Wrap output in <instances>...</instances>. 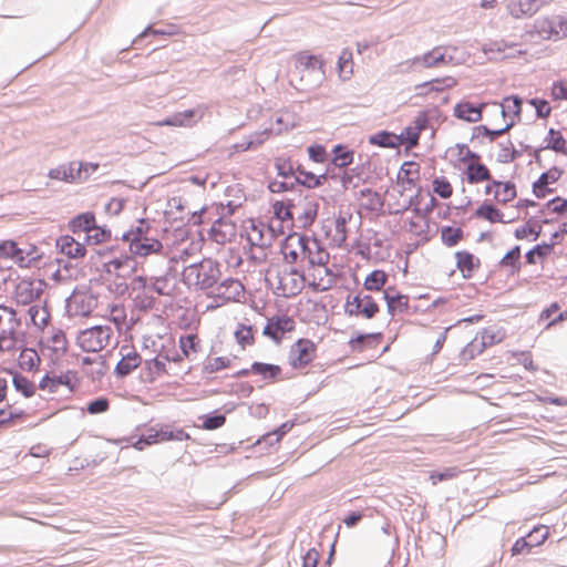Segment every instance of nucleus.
<instances>
[{
  "instance_id": "42",
  "label": "nucleus",
  "mask_w": 567,
  "mask_h": 567,
  "mask_svg": "<svg viewBox=\"0 0 567 567\" xmlns=\"http://www.w3.org/2000/svg\"><path fill=\"white\" fill-rule=\"evenodd\" d=\"M22 248L13 240H4L0 243V258H9L19 265H24L29 261L28 256Z\"/></svg>"
},
{
  "instance_id": "48",
  "label": "nucleus",
  "mask_w": 567,
  "mask_h": 567,
  "mask_svg": "<svg viewBox=\"0 0 567 567\" xmlns=\"http://www.w3.org/2000/svg\"><path fill=\"white\" fill-rule=\"evenodd\" d=\"M4 374L11 378V382L14 386V389L23 394L25 398H31L35 393V385L32 381H30L24 375H21L19 373H16L11 370H6Z\"/></svg>"
},
{
  "instance_id": "55",
  "label": "nucleus",
  "mask_w": 567,
  "mask_h": 567,
  "mask_svg": "<svg viewBox=\"0 0 567 567\" xmlns=\"http://www.w3.org/2000/svg\"><path fill=\"white\" fill-rule=\"evenodd\" d=\"M432 190L442 199H449L454 193L452 183L446 176H436L432 181Z\"/></svg>"
},
{
  "instance_id": "22",
  "label": "nucleus",
  "mask_w": 567,
  "mask_h": 567,
  "mask_svg": "<svg viewBox=\"0 0 567 567\" xmlns=\"http://www.w3.org/2000/svg\"><path fill=\"white\" fill-rule=\"evenodd\" d=\"M125 238L130 240V251L133 255L147 257L152 254H158L163 245L159 240L147 237H135L134 231L130 230Z\"/></svg>"
},
{
  "instance_id": "16",
  "label": "nucleus",
  "mask_w": 567,
  "mask_h": 567,
  "mask_svg": "<svg viewBox=\"0 0 567 567\" xmlns=\"http://www.w3.org/2000/svg\"><path fill=\"white\" fill-rule=\"evenodd\" d=\"M350 219V214L340 213L337 217L328 218L324 221L323 228L326 230V236L331 241V244L340 247L347 241V225Z\"/></svg>"
},
{
  "instance_id": "53",
  "label": "nucleus",
  "mask_w": 567,
  "mask_h": 567,
  "mask_svg": "<svg viewBox=\"0 0 567 567\" xmlns=\"http://www.w3.org/2000/svg\"><path fill=\"white\" fill-rule=\"evenodd\" d=\"M386 282L388 274L384 270L375 269L364 278L363 287L368 291H380Z\"/></svg>"
},
{
  "instance_id": "6",
  "label": "nucleus",
  "mask_w": 567,
  "mask_h": 567,
  "mask_svg": "<svg viewBox=\"0 0 567 567\" xmlns=\"http://www.w3.org/2000/svg\"><path fill=\"white\" fill-rule=\"evenodd\" d=\"M343 310L348 317L371 320L379 313L380 307L370 295L351 293L346 298Z\"/></svg>"
},
{
  "instance_id": "28",
  "label": "nucleus",
  "mask_w": 567,
  "mask_h": 567,
  "mask_svg": "<svg viewBox=\"0 0 567 567\" xmlns=\"http://www.w3.org/2000/svg\"><path fill=\"white\" fill-rule=\"evenodd\" d=\"M485 106L486 103H480L475 105L470 101H461L453 107V115L458 120L468 123H476L482 120L483 110Z\"/></svg>"
},
{
  "instance_id": "4",
  "label": "nucleus",
  "mask_w": 567,
  "mask_h": 567,
  "mask_svg": "<svg viewBox=\"0 0 567 567\" xmlns=\"http://www.w3.org/2000/svg\"><path fill=\"white\" fill-rule=\"evenodd\" d=\"M220 276V269L213 259H203L198 264L187 266L183 270V279L188 286L200 289L213 288Z\"/></svg>"
},
{
  "instance_id": "23",
  "label": "nucleus",
  "mask_w": 567,
  "mask_h": 567,
  "mask_svg": "<svg viewBox=\"0 0 567 567\" xmlns=\"http://www.w3.org/2000/svg\"><path fill=\"white\" fill-rule=\"evenodd\" d=\"M121 360L115 367V372L120 377L128 375L133 370L142 367V358L132 346H122L120 349Z\"/></svg>"
},
{
  "instance_id": "63",
  "label": "nucleus",
  "mask_w": 567,
  "mask_h": 567,
  "mask_svg": "<svg viewBox=\"0 0 567 567\" xmlns=\"http://www.w3.org/2000/svg\"><path fill=\"white\" fill-rule=\"evenodd\" d=\"M520 248L515 246L501 259L499 265L503 268L511 269L512 272L519 270Z\"/></svg>"
},
{
  "instance_id": "52",
  "label": "nucleus",
  "mask_w": 567,
  "mask_h": 567,
  "mask_svg": "<svg viewBox=\"0 0 567 567\" xmlns=\"http://www.w3.org/2000/svg\"><path fill=\"white\" fill-rule=\"evenodd\" d=\"M384 299L388 306V312L392 316L405 312L409 309V297L405 295H391L389 290L384 292Z\"/></svg>"
},
{
  "instance_id": "14",
  "label": "nucleus",
  "mask_w": 567,
  "mask_h": 567,
  "mask_svg": "<svg viewBox=\"0 0 567 567\" xmlns=\"http://www.w3.org/2000/svg\"><path fill=\"white\" fill-rule=\"evenodd\" d=\"M485 195H492L494 203L505 206L517 197L516 185L511 181H497L492 178L484 187Z\"/></svg>"
},
{
  "instance_id": "31",
  "label": "nucleus",
  "mask_w": 567,
  "mask_h": 567,
  "mask_svg": "<svg viewBox=\"0 0 567 567\" xmlns=\"http://www.w3.org/2000/svg\"><path fill=\"white\" fill-rule=\"evenodd\" d=\"M473 217L489 224H505L509 221L505 218V214L497 207V204L487 200L476 207Z\"/></svg>"
},
{
  "instance_id": "46",
  "label": "nucleus",
  "mask_w": 567,
  "mask_h": 567,
  "mask_svg": "<svg viewBox=\"0 0 567 567\" xmlns=\"http://www.w3.org/2000/svg\"><path fill=\"white\" fill-rule=\"evenodd\" d=\"M457 84V81L452 76H445L442 79H433L429 82H424L416 86L420 94H426L427 92L435 91L442 92L444 90H449L454 87Z\"/></svg>"
},
{
  "instance_id": "60",
  "label": "nucleus",
  "mask_w": 567,
  "mask_h": 567,
  "mask_svg": "<svg viewBox=\"0 0 567 567\" xmlns=\"http://www.w3.org/2000/svg\"><path fill=\"white\" fill-rule=\"evenodd\" d=\"M464 237L460 227L444 226L441 228V240L447 247L457 245Z\"/></svg>"
},
{
  "instance_id": "57",
  "label": "nucleus",
  "mask_w": 567,
  "mask_h": 567,
  "mask_svg": "<svg viewBox=\"0 0 567 567\" xmlns=\"http://www.w3.org/2000/svg\"><path fill=\"white\" fill-rule=\"evenodd\" d=\"M353 55L352 51L349 49H344L338 61V72L341 79L348 80L353 73Z\"/></svg>"
},
{
  "instance_id": "3",
  "label": "nucleus",
  "mask_w": 567,
  "mask_h": 567,
  "mask_svg": "<svg viewBox=\"0 0 567 567\" xmlns=\"http://www.w3.org/2000/svg\"><path fill=\"white\" fill-rule=\"evenodd\" d=\"M270 285L277 293L282 297H295L301 292L306 278L302 272L296 268L284 266L269 271Z\"/></svg>"
},
{
  "instance_id": "45",
  "label": "nucleus",
  "mask_w": 567,
  "mask_h": 567,
  "mask_svg": "<svg viewBox=\"0 0 567 567\" xmlns=\"http://www.w3.org/2000/svg\"><path fill=\"white\" fill-rule=\"evenodd\" d=\"M178 344L181 348L182 361L184 359H190L192 355L196 354L200 350V339L196 333H189L187 336H182L178 340Z\"/></svg>"
},
{
  "instance_id": "43",
  "label": "nucleus",
  "mask_w": 567,
  "mask_h": 567,
  "mask_svg": "<svg viewBox=\"0 0 567 567\" xmlns=\"http://www.w3.org/2000/svg\"><path fill=\"white\" fill-rule=\"evenodd\" d=\"M545 150L567 156V142L559 130L550 127L544 138Z\"/></svg>"
},
{
  "instance_id": "33",
  "label": "nucleus",
  "mask_w": 567,
  "mask_h": 567,
  "mask_svg": "<svg viewBox=\"0 0 567 567\" xmlns=\"http://www.w3.org/2000/svg\"><path fill=\"white\" fill-rule=\"evenodd\" d=\"M456 268L461 271L463 278L470 279L481 267V260L467 250H458L454 255Z\"/></svg>"
},
{
  "instance_id": "2",
  "label": "nucleus",
  "mask_w": 567,
  "mask_h": 567,
  "mask_svg": "<svg viewBox=\"0 0 567 567\" xmlns=\"http://www.w3.org/2000/svg\"><path fill=\"white\" fill-rule=\"evenodd\" d=\"M434 203L435 199L432 197L426 207H420V203H414L411 209L408 208L401 213L399 220L401 229L421 241H427L430 239V214Z\"/></svg>"
},
{
  "instance_id": "15",
  "label": "nucleus",
  "mask_w": 567,
  "mask_h": 567,
  "mask_svg": "<svg viewBox=\"0 0 567 567\" xmlns=\"http://www.w3.org/2000/svg\"><path fill=\"white\" fill-rule=\"evenodd\" d=\"M327 265L311 266L305 275L306 281L315 291H327L336 282V277Z\"/></svg>"
},
{
  "instance_id": "56",
  "label": "nucleus",
  "mask_w": 567,
  "mask_h": 567,
  "mask_svg": "<svg viewBox=\"0 0 567 567\" xmlns=\"http://www.w3.org/2000/svg\"><path fill=\"white\" fill-rule=\"evenodd\" d=\"M95 216L92 213H83L75 217L71 224L70 227L73 233H89L91 228L95 226Z\"/></svg>"
},
{
  "instance_id": "40",
  "label": "nucleus",
  "mask_w": 567,
  "mask_h": 567,
  "mask_svg": "<svg viewBox=\"0 0 567 567\" xmlns=\"http://www.w3.org/2000/svg\"><path fill=\"white\" fill-rule=\"evenodd\" d=\"M81 163H69L50 171L49 176L52 179L63 181L68 183L75 182L81 178Z\"/></svg>"
},
{
  "instance_id": "35",
  "label": "nucleus",
  "mask_w": 567,
  "mask_h": 567,
  "mask_svg": "<svg viewBox=\"0 0 567 567\" xmlns=\"http://www.w3.org/2000/svg\"><path fill=\"white\" fill-rule=\"evenodd\" d=\"M40 288L35 282L29 279H22L14 289V299L20 305H29L40 296Z\"/></svg>"
},
{
  "instance_id": "50",
  "label": "nucleus",
  "mask_w": 567,
  "mask_h": 567,
  "mask_svg": "<svg viewBox=\"0 0 567 567\" xmlns=\"http://www.w3.org/2000/svg\"><path fill=\"white\" fill-rule=\"evenodd\" d=\"M272 209L278 219L291 224L298 205L292 200H277L274 203Z\"/></svg>"
},
{
  "instance_id": "32",
  "label": "nucleus",
  "mask_w": 567,
  "mask_h": 567,
  "mask_svg": "<svg viewBox=\"0 0 567 567\" xmlns=\"http://www.w3.org/2000/svg\"><path fill=\"white\" fill-rule=\"evenodd\" d=\"M210 237L218 244L231 241L236 236V225L230 218L217 219L210 228Z\"/></svg>"
},
{
  "instance_id": "49",
  "label": "nucleus",
  "mask_w": 567,
  "mask_h": 567,
  "mask_svg": "<svg viewBox=\"0 0 567 567\" xmlns=\"http://www.w3.org/2000/svg\"><path fill=\"white\" fill-rule=\"evenodd\" d=\"M234 338L241 349L251 347L256 342L255 331L251 324L239 322L234 331Z\"/></svg>"
},
{
  "instance_id": "51",
  "label": "nucleus",
  "mask_w": 567,
  "mask_h": 567,
  "mask_svg": "<svg viewBox=\"0 0 567 567\" xmlns=\"http://www.w3.org/2000/svg\"><path fill=\"white\" fill-rule=\"evenodd\" d=\"M25 416L27 413L22 409L8 404L0 409V427L16 424L24 420Z\"/></svg>"
},
{
  "instance_id": "25",
  "label": "nucleus",
  "mask_w": 567,
  "mask_h": 567,
  "mask_svg": "<svg viewBox=\"0 0 567 567\" xmlns=\"http://www.w3.org/2000/svg\"><path fill=\"white\" fill-rule=\"evenodd\" d=\"M553 0H509L507 9L514 18L530 17Z\"/></svg>"
},
{
  "instance_id": "1",
  "label": "nucleus",
  "mask_w": 567,
  "mask_h": 567,
  "mask_svg": "<svg viewBox=\"0 0 567 567\" xmlns=\"http://www.w3.org/2000/svg\"><path fill=\"white\" fill-rule=\"evenodd\" d=\"M291 84L299 91L320 82L324 75V61L320 55L300 51L292 56Z\"/></svg>"
},
{
  "instance_id": "47",
  "label": "nucleus",
  "mask_w": 567,
  "mask_h": 567,
  "mask_svg": "<svg viewBox=\"0 0 567 567\" xmlns=\"http://www.w3.org/2000/svg\"><path fill=\"white\" fill-rule=\"evenodd\" d=\"M244 230L246 233V238L251 246H265V234H264V225L257 224L255 220L249 219L244 224Z\"/></svg>"
},
{
  "instance_id": "5",
  "label": "nucleus",
  "mask_w": 567,
  "mask_h": 567,
  "mask_svg": "<svg viewBox=\"0 0 567 567\" xmlns=\"http://www.w3.org/2000/svg\"><path fill=\"white\" fill-rule=\"evenodd\" d=\"M181 362L182 355L168 357L159 353L142 363L140 379L144 383H153L165 375L177 374L176 368Z\"/></svg>"
},
{
  "instance_id": "9",
  "label": "nucleus",
  "mask_w": 567,
  "mask_h": 567,
  "mask_svg": "<svg viewBox=\"0 0 567 567\" xmlns=\"http://www.w3.org/2000/svg\"><path fill=\"white\" fill-rule=\"evenodd\" d=\"M296 329V321L287 315L274 316L267 319L262 334L279 344L286 337Z\"/></svg>"
},
{
  "instance_id": "8",
  "label": "nucleus",
  "mask_w": 567,
  "mask_h": 567,
  "mask_svg": "<svg viewBox=\"0 0 567 567\" xmlns=\"http://www.w3.org/2000/svg\"><path fill=\"white\" fill-rule=\"evenodd\" d=\"M410 193L406 189L393 184L385 193L384 196V206L386 208V213L390 215H398L404 213L411 206H414V203H419V194L412 197L409 195Z\"/></svg>"
},
{
  "instance_id": "30",
  "label": "nucleus",
  "mask_w": 567,
  "mask_h": 567,
  "mask_svg": "<svg viewBox=\"0 0 567 567\" xmlns=\"http://www.w3.org/2000/svg\"><path fill=\"white\" fill-rule=\"evenodd\" d=\"M75 380V373L72 371H66L59 375L47 374L40 380L39 388L43 391H48L49 393H54L62 385L73 389Z\"/></svg>"
},
{
  "instance_id": "26",
  "label": "nucleus",
  "mask_w": 567,
  "mask_h": 567,
  "mask_svg": "<svg viewBox=\"0 0 567 567\" xmlns=\"http://www.w3.org/2000/svg\"><path fill=\"white\" fill-rule=\"evenodd\" d=\"M146 439V444L154 445L167 441H182L188 439L189 435L183 430L172 431L168 425H162L159 429L148 427L146 433L143 434Z\"/></svg>"
},
{
  "instance_id": "62",
  "label": "nucleus",
  "mask_w": 567,
  "mask_h": 567,
  "mask_svg": "<svg viewBox=\"0 0 567 567\" xmlns=\"http://www.w3.org/2000/svg\"><path fill=\"white\" fill-rule=\"evenodd\" d=\"M131 289L134 293V299L141 305V301L150 296V282L144 277H136L131 282Z\"/></svg>"
},
{
  "instance_id": "41",
  "label": "nucleus",
  "mask_w": 567,
  "mask_h": 567,
  "mask_svg": "<svg viewBox=\"0 0 567 567\" xmlns=\"http://www.w3.org/2000/svg\"><path fill=\"white\" fill-rule=\"evenodd\" d=\"M198 112L196 110H186L177 112L172 116L156 123L157 126H177V127H189L193 126L197 120Z\"/></svg>"
},
{
  "instance_id": "59",
  "label": "nucleus",
  "mask_w": 567,
  "mask_h": 567,
  "mask_svg": "<svg viewBox=\"0 0 567 567\" xmlns=\"http://www.w3.org/2000/svg\"><path fill=\"white\" fill-rule=\"evenodd\" d=\"M18 363L22 370L31 371L40 364V357L35 350L27 348L20 352Z\"/></svg>"
},
{
  "instance_id": "11",
  "label": "nucleus",
  "mask_w": 567,
  "mask_h": 567,
  "mask_svg": "<svg viewBox=\"0 0 567 567\" xmlns=\"http://www.w3.org/2000/svg\"><path fill=\"white\" fill-rule=\"evenodd\" d=\"M537 33L547 40H558L567 37V18L554 16L538 19L535 23Z\"/></svg>"
},
{
  "instance_id": "37",
  "label": "nucleus",
  "mask_w": 567,
  "mask_h": 567,
  "mask_svg": "<svg viewBox=\"0 0 567 567\" xmlns=\"http://www.w3.org/2000/svg\"><path fill=\"white\" fill-rule=\"evenodd\" d=\"M135 260L131 256H122L105 262V271L117 277H126L135 270Z\"/></svg>"
},
{
  "instance_id": "64",
  "label": "nucleus",
  "mask_w": 567,
  "mask_h": 567,
  "mask_svg": "<svg viewBox=\"0 0 567 567\" xmlns=\"http://www.w3.org/2000/svg\"><path fill=\"white\" fill-rule=\"evenodd\" d=\"M42 342L54 352H64L66 350V338L62 331H56L47 337Z\"/></svg>"
},
{
  "instance_id": "18",
  "label": "nucleus",
  "mask_w": 567,
  "mask_h": 567,
  "mask_svg": "<svg viewBox=\"0 0 567 567\" xmlns=\"http://www.w3.org/2000/svg\"><path fill=\"white\" fill-rule=\"evenodd\" d=\"M421 179V167L420 164L413 161L404 162L398 174L395 183L398 186L412 192L419 187Z\"/></svg>"
},
{
  "instance_id": "34",
  "label": "nucleus",
  "mask_w": 567,
  "mask_h": 567,
  "mask_svg": "<svg viewBox=\"0 0 567 567\" xmlns=\"http://www.w3.org/2000/svg\"><path fill=\"white\" fill-rule=\"evenodd\" d=\"M383 340L381 332L362 333L351 338L348 342L353 352H363L368 349H377Z\"/></svg>"
},
{
  "instance_id": "13",
  "label": "nucleus",
  "mask_w": 567,
  "mask_h": 567,
  "mask_svg": "<svg viewBox=\"0 0 567 567\" xmlns=\"http://www.w3.org/2000/svg\"><path fill=\"white\" fill-rule=\"evenodd\" d=\"M564 175V169L558 166H551L533 183L532 192L538 199L545 198L556 190L555 185Z\"/></svg>"
},
{
  "instance_id": "54",
  "label": "nucleus",
  "mask_w": 567,
  "mask_h": 567,
  "mask_svg": "<svg viewBox=\"0 0 567 567\" xmlns=\"http://www.w3.org/2000/svg\"><path fill=\"white\" fill-rule=\"evenodd\" d=\"M484 351L485 350L482 348L478 340H476V338H474L460 352V354H458L460 364L466 365L468 362L474 360L477 355L482 354Z\"/></svg>"
},
{
  "instance_id": "61",
  "label": "nucleus",
  "mask_w": 567,
  "mask_h": 567,
  "mask_svg": "<svg viewBox=\"0 0 567 567\" xmlns=\"http://www.w3.org/2000/svg\"><path fill=\"white\" fill-rule=\"evenodd\" d=\"M553 244H540L530 249L525 258L529 265H535L551 254Z\"/></svg>"
},
{
  "instance_id": "58",
  "label": "nucleus",
  "mask_w": 567,
  "mask_h": 567,
  "mask_svg": "<svg viewBox=\"0 0 567 567\" xmlns=\"http://www.w3.org/2000/svg\"><path fill=\"white\" fill-rule=\"evenodd\" d=\"M29 315L31 318L32 323L40 329H44L51 319V315L47 307L42 306H31L29 308Z\"/></svg>"
},
{
  "instance_id": "12",
  "label": "nucleus",
  "mask_w": 567,
  "mask_h": 567,
  "mask_svg": "<svg viewBox=\"0 0 567 567\" xmlns=\"http://www.w3.org/2000/svg\"><path fill=\"white\" fill-rule=\"evenodd\" d=\"M245 288L237 279H226L220 282L212 292V297L216 300V306H224L228 302H238L244 298Z\"/></svg>"
},
{
  "instance_id": "24",
  "label": "nucleus",
  "mask_w": 567,
  "mask_h": 567,
  "mask_svg": "<svg viewBox=\"0 0 567 567\" xmlns=\"http://www.w3.org/2000/svg\"><path fill=\"white\" fill-rule=\"evenodd\" d=\"M305 261H308L309 266H317L328 264L330 256L321 243L312 237L305 236Z\"/></svg>"
},
{
  "instance_id": "39",
  "label": "nucleus",
  "mask_w": 567,
  "mask_h": 567,
  "mask_svg": "<svg viewBox=\"0 0 567 567\" xmlns=\"http://www.w3.org/2000/svg\"><path fill=\"white\" fill-rule=\"evenodd\" d=\"M56 246L60 249V252L69 258H82L86 252L84 245L69 235L61 236L56 240Z\"/></svg>"
},
{
  "instance_id": "7",
  "label": "nucleus",
  "mask_w": 567,
  "mask_h": 567,
  "mask_svg": "<svg viewBox=\"0 0 567 567\" xmlns=\"http://www.w3.org/2000/svg\"><path fill=\"white\" fill-rule=\"evenodd\" d=\"M111 337L112 329L110 327L96 326L81 331L76 342L85 352H99L109 346Z\"/></svg>"
},
{
  "instance_id": "38",
  "label": "nucleus",
  "mask_w": 567,
  "mask_h": 567,
  "mask_svg": "<svg viewBox=\"0 0 567 567\" xmlns=\"http://www.w3.org/2000/svg\"><path fill=\"white\" fill-rule=\"evenodd\" d=\"M359 205L364 210L380 214L383 213L384 199L378 192L367 188L360 192Z\"/></svg>"
},
{
  "instance_id": "29",
  "label": "nucleus",
  "mask_w": 567,
  "mask_h": 567,
  "mask_svg": "<svg viewBox=\"0 0 567 567\" xmlns=\"http://www.w3.org/2000/svg\"><path fill=\"white\" fill-rule=\"evenodd\" d=\"M250 371L266 384H274L282 380V368L278 364L255 361L250 365Z\"/></svg>"
},
{
  "instance_id": "21",
  "label": "nucleus",
  "mask_w": 567,
  "mask_h": 567,
  "mask_svg": "<svg viewBox=\"0 0 567 567\" xmlns=\"http://www.w3.org/2000/svg\"><path fill=\"white\" fill-rule=\"evenodd\" d=\"M96 298L89 292H74L68 300V310L75 317H87L96 307Z\"/></svg>"
},
{
  "instance_id": "19",
  "label": "nucleus",
  "mask_w": 567,
  "mask_h": 567,
  "mask_svg": "<svg viewBox=\"0 0 567 567\" xmlns=\"http://www.w3.org/2000/svg\"><path fill=\"white\" fill-rule=\"evenodd\" d=\"M480 156L465 143H456L446 150V157L450 164L458 171H463L468 164Z\"/></svg>"
},
{
  "instance_id": "20",
  "label": "nucleus",
  "mask_w": 567,
  "mask_h": 567,
  "mask_svg": "<svg viewBox=\"0 0 567 567\" xmlns=\"http://www.w3.org/2000/svg\"><path fill=\"white\" fill-rule=\"evenodd\" d=\"M522 104V99L517 95L506 96L499 104L495 103L502 115L504 128H512L520 120Z\"/></svg>"
},
{
  "instance_id": "44",
  "label": "nucleus",
  "mask_w": 567,
  "mask_h": 567,
  "mask_svg": "<svg viewBox=\"0 0 567 567\" xmlns=\"http://www.w3.org/2000/svg\"><path fill=\"white\" fill-rule=\"evenodd\" d=\"M484 51L485 53L498 54L502 58H511L516 53H523V51L517 48L516 43L507 42L505 40L489 42Z\"/></svg>"
},
{
  "instance_id": "27",
  "label": "nucleus",
  "mask_w": 567,
  "mask_h": 567,
  "mask_svg": "<svg viewBox=\"0 0 567 567\" xmlns=\"http://www.w3.org/2000/svg\"><path fill=\"white\" fill-rule=\"evenodd\" d=\"M465 181L468 185L487 183L493 178L489 168L482 162L481 155L474 162L463 168Z\"/></svg>"
},
{
  "instance_id": "36",
  "label": "nucleus",
  "mask_w": 567,
  "mask_h": 567,
  "mask_svg": "<svg viewBox=\"0 0 567 567\" xmlns=\"http://www.w3.org/2000/svg\"><path fill=\"white\" fill-rule=\"evenodd\" d=\"M484 350L503 342L506 338V331L503 327L488 326L482 329L476 336Z\"/></svg>"
},
{
  "instance_id": "10",
  "label": "nucleus",
  "mask_w": 567,
  "mask_h": 567,
  "mask_svg": "<svg viewBox=\"0 0 567 567\" xmlns=\"http://www.w3.org/2000/svg\"><path fill=\"white\" fill-rule=\"evenodd\" d=\"M317 347L309 339L297 340L289 350V364L293 369H303L312 362L316 357Z\"/></svg>"
},
{
  "instance_id": "17",
  "label": "nucleus",
  "mask_w": 567,
  "mask_h": 567,
  "mask_svg": "<svg viewBox=\"0 0 567 567\" xmlns=\"http://www.w3.org/2000/svg\"><path fill=\"white\" fill-rule=\"evenodd\" d=\"M305 236L299 234L289 235L282 246L281 254L287 264L296 265L305 261Z\"/></svg>"
}]
</instances>
